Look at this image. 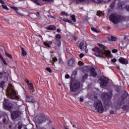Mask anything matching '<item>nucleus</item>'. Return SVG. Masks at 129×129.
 Masks as SVG:
<instances>
[{
  "label": "nucleus",
  "instance_id": "obj_41",
  "mask_svg": "<svg viewBox=\"0 0 129 129\" xmlns=\"http://www.w3.org/2000/svg\"><path fill=\"white\" fill-rule=\"evenodd\" d=\"M61 15H62V16H68V13H66L65 12H62L61 13Z\"/></svg>",
  "mask_w": 129,
  "mask_h": 129
},
{
  "label": "nucleus",
  "instance_id": "obj_18",
  "mask_svg": "<svg viewBox=\"0 0 129 129\" xmlns=\"http://www.w3.org/2000/svg\"><path fill=\"white\" fill-rule=\"evenodd\" d=\"M80 49L82 50V49H86V45L84 44V42H81L80 44L78 45Z\"/></svg>",
  "mask_w": 129,
  "mask_h": 129
},
{
  "label": "nucleus",
  "instance_id": "obj_61",
  "mask_svg": "<svg viewBox=\"0 0 129 129\" xmlns=\"http://www.w3.org/2000/svg\"><path fill=\"white\" fill-rule=\"evenodd\" d=\"M29 99H30V98H29V97H27V100H28L29 101H31V100H30Z\"/></svg>",
  "mask_w": 129,
  "mask_h": 129
},
{
  "label": "nucleus",
  "instance_id": "obj_14",
  "mask_svg": "<svg viewBox=\"0 0 129 129\" xmlns=\"http://www.w3.org/2000/svg\"><path fill=\"white\" fill-rule=\"evenodd\" d=\"M68 64L69 66L73 67V66H74L75 65V59H74V58L70 59L68 61Z\"/></svg>",
  "mask_w": 129,
  "mask_h": 129
},
{
  "label": "nucleus",
  "instance_id": "obj_24",
  "mask_svg": "<svg viewBox=\"0 0 129 129\" xmlns=\"http://www.w3.org/2000/svg\"><path fill=\"white\" fill-rule=\"evenodd\" d=\"M94 3H96V4H101V3H103V0H91Z\"/></svg>",
  "mask_w": 129,
  "mask_h": 129
},
{
  "label": "nucleus",
  "instance_id": "obj_45",
  "mask_svg": "<svg viewBox=\"0 0 129 129\" xmlns=\"http://www.w3.org/2000/svg\"><path fill=\"white\" fill-rule=\"evenodd\" d=\"M97 53H95V54L96 55V56H97V57H99L100 56H101V52H97Z\"/></svg>",
  "mask_w": 129,
  "mask_h": 129
},
{
  "label": "nucleus",
  "instance_id": "obj_30",
  "mask_svg": "<svg viewBox=\"0 0 129 129\" xmlns=\"http://www.w3.org/2000/svg\"><path fill=\"white\" fill-rule=\"evenodd\" d=\"M122 4L121 3H119L118 4V8L119 9V10H122Z\"/></svg>",
  "mask_w": 129,
  "mask_h": 129
},
{
  "label": "nucleus",
  "instance_id": "obj_19",
  "mask_svg": "<svg viewBox=\"0 0 129 129\" xmlns=\"http://www.w3.org/2000/svg\"><path fill=\"white\" fill-rule=\"evenodd\" d=\"M20 49L22 50V56H23L24 57H26V56H27V51H26V50H25V49L22 46H20Z\"/></svg>",
  "mask_w": 129,
  "mask_h": 129
},
{
  "label": "nucleus",
  "instance_id": "obj_17",
  "mask_svg": "<svg viewBox=\"0 0 129 129\" xmlns=\"http://www.w3.org/2000/svg\"><path fill=\"white\" fill-rule=\"evenodd\" d=\"M26 82L28 86V88L30 90L33 91V84L30 83V81L28 80H26Z\"/></svg>",
  "mask_w": 129,
  "mask_h": 129
},
{
  "label": "nucleus",
  "instance_id": "obj_10",
  "mask_svg": "<svg viewBox=\"0 0 129 129\" xmlns=\"http://www.w3.org/2000/svg\"><path fill=\"white\" fill-rule=\"evenodd\" d=\"M101 96L104 99L109 100L112 97V91H110L109 93H102Z\"/></svg>",
  "mask_w": 129,
  "mask_h": 129
},
{
  "label": "nucleus",
  "instance_id": "obj_34",
  "mask_svg": "<svg viewBox=\"0 0 129 129\" xmlns=\"http://www.w3.org/2000/svg\"><path fill=\"white\" fill-rule=\"evenodd\" d=\"M105 53H106V56H109V55H110V54L111 53V52L109 50L105 51Z\"/></svg>",
  "mask_w": 129,
  "mask_h": 129
},
{
  "label": "nucleus",
  "instance_id": "obj_15",
  "mask_svg": "<svg viewBox=\"0 0 129 129\" xmlns=\"http://www.w3.org/2000/svg\"><path fill=\"white\" fill-rule=\"evenodd\" d=\"M52 44H53V42L52 41H46L43 42V45L46 47H48V48L51 47V45H52Z\"/></svg>",
  "mask_w": 129,
  "mask_h": 129
},
{
  "label": "nucleus",
  "instance_id": "obj_7",
  "mask_svg": "<svg viewBox=\"0 0 129 129\" xmlns=\"http://www.w3.org/2000/svg\"><path fill=\"white\" fill-rule=\"evenodd\" d=\"M3 106L4 109L8 110V111H12V109L13 108V105L12 103L10 102V100L8 99L4 98Z\"/></svg>",
  "mask_w": 129,
  "mask_h": 129
},
{
  "label": "nucleus",
  "instance_id": "obj_22",
  "mask_svg": "<svg viewBox=\"0 0 129 129\" xmlns=\"http://www.w3.org/2000/svg\"><path fill=\"white\" fill-rule=\"evenodd\" d=\"M108 39L109 41H115L117 40V38L116 37H114L112 36H111L108 38Z\"/></svg>",
  "mask_w": 129,
  "mask_h": 129
},
{
  "label": "nucleus",
  "instance_id": "obj_53",
  "mask_svg": "<svg viewBox=\"0 0 129 129\" xmlns=\"http://www.w3.org/2000/svg\"><path fill=\"white\" fill-rule=\"evenodd\" d=\"M0 4H2V5H5V2L3 1V0H0Z\"/></svg>",
  "mask_w": 129,
  "mask_h": 129
},
{
  "label": "nucleus",
  "instance_id": "obj_39",
  "mask_svg": "<svg viewBox=\"0 0 129 129\" xmlns=\"http://www.w3.org/2000/svg\"><path fill=\"white\" fill-rule=\"evenodd\" d=\"M2 8L4 9V10H6V11H9V8L6 5H2Z\"/></svg>",
  "mask_w": 129,
  "mask_h": 129
},
{
  "label": "nucleus",
  "instance_id": "obj_52",
  "mask_svg": "<svg viewBox=\"0 0 129 129\" xmlns=\"http://www.w3.org/2000/svg\"><path fill=\"white\" fill-rule=\"evenodd\" d=\"M34 15H36L37 17H39L40 16V13L39 12H36Z\"/></svg>",
  "mask_w": 129,
  "mask_h": 129
},
{
  "label": "nucleus",
  "instance_id": "obj_11",
  "mask_svg": "<svg viewBox=\"0 0 129 129\" xmlns=\"http://www.w3.org/2000/svg\"><path fill=\"white\" fill-rule=\"evenodd\" d=\"M90 73V76L92 77H96L97 76V73H96V71H95V69L93 67H91L89 69Z\"/></svg>",
  "mask_w": 129,
  "mask_h": 129
},
{
  "label": "nucleus",
  "instance_id": "obj_42",
  "mask_svg": "<svg viewBox=\"0 0 129 129\" xmlns=\"http://www.w3.org/2000/svg\"><path fill=\"white\" fill-rule=\"evenodd\" d=\"M3 77H4V72H0V79H3Z\"/></svg>",
  "mask_w": 129,
  "mask_h": 129
},
{
  "label": "nucleus",
  "instance_id": "obj_16",
  "mask_svg": "<svg viewBox=\"0 0 129 129\" xmlns=\"http://www.w3.org/2000/svg\"><path fill=\"white\" fill-rule=\"evenodd\" d=\"M56 28L55 25H49L48 27H46V29L48 31H55Z\"/></svg>",
  "mask_w": 129,
  "mask_h": 129
},
{
  "label": "nucleus",
  "instance_id": "obj_50",
  "mask_svg": "<svg viewBox=\"0 0 129 129\" xmlns=\"http://www.w3.org/2000/svg\"><path fill=\"white\" fill-rule=\"evenodd\" d=\"M36 36H37V37H39V38H41V40H43V37H42V35L40 34H36Z\"/></svg>",
  "mask_w": 129,
  "mask_h": 129
},
{
  "label": "nucleus",
  "instance_id": "obj_8",
  "mask_svg": "<svg viewBox=\"0 0 129 129\" xmlns=\"http://www.w3.org/2000/svg\"><path fill=\"white\" fill-rule=\"evenodd\" d=\"M11 112V119L12 120H15L17 119V118H19V117H21V115H22V112L18 110L13 111L12 112V111H10Z\"/></svg>",
  "mask_w": 129,
  "mask_h": 129
},
{
  "label": "nucleus",
  "instance_id": "obj_38",
  "mask_svg": "<svg viewBox=\"0 0 129 129\" xmlns=\"http://www.w3.org/2000/svg\"><path fill=\"white\" fill-rule=\"evenodd\" d=\"M91 30L93 32H95L96 33H98V30H97V29L94 27L91 28Z\"/></svg>",
  "mask_w": 129,
  "mask_h": 129
},
{
  "label": "nucleus",
  "instance_id": "obj_48",
  "mask_svg": "<svg viewBox=\"0 0 129 129\" xmlns=\"http://www.w3.org/2000/svg\"><path fill=\"white\" fill-rule=\"evenodd\" d=\"M66 79H69L70 78V76L68 74L66 75L65 76Z\"/></svg>",
  "mask_w": 129,
  "mask_h": 129
},
{
  "label": "nucleus",
  "instance_id": "obj_4",
  "mask_svg": "<svg viewBox=\"0 0 129 129\" xmlns=\"http://www.w3.org/2000/svg\"><path fill=\"white\" fill-rule=\"evenodd\" d=\"M93 105L98 113H103L104 108L103 107V105H102V102H101L100 100L95 101Z\"/></svg>",
  "mask_w": 129,
  "mask_h": 129
},
{
  "label": "nucleus",
  "instance_id": "obj_13",
  "mask_svg": "<svg viewBox=\"0 0 129 129\" xmlns=\"http://www.w3.org/2000/svg\"><path fill=\"white\" fill-rule=\"evenodd\" d=\"M119 62L121 63V64H124V65L128 64V60L126 59V58H124L122 57H120L119 58Z\"/></svg>",
  "mask_w": 129,
  "mask_h": 129
},
{
  "label": "nucleus",
  "instance_id": "obj_56",
  "mask_svg": "<svg viewBox=\"0 0 129 129\" xmlns=\"http://www.w3.org/2000/svg\"><path fill=\"white\" fill-rule=\"evenodd\" d=\"M67 23H69L70 24H72V21L71 20L68 19Z\"/></svg>",
  "mask_w": 129,
  "mask_h": 129
},
{
  "label": "nucleus",
  "instance_id": "obj_31",
  "mask_svg": "<svg viewBox=\"0 0 129 129\" xmlns=\"http://www.w3.org/2000/svg\"><path fill=\"white\" fill-rule=\"evenodd\" d=\"M6 55L8 57V58H10V59H13V56H12V54L6 52Z\"/></svg>",
  "mask_w": 129,
  "mask_h": 129
},
{
  "label": "nucleus",
  "instance_id": "obj_55",
  "mask_svg": "<svg viewBox=\"0 0 129 129\" xmlns=\"http://www.w3.org/2000/svg\"><path fill=\"white\" fill-rule=\"evenodd\" d=\"M79 65H83V62L82 61H79Z\"/></svg>",
  "mask_w": 129,
  "mask_h": 129
},
{
  "label": "nucleus",
  "instance_id": "obj_9",
  "mask_svg": "<svg viewBox=\"0 0 129 129\" xmlns=\"http://www.w3.org/2000/svg\"><path fill=\"white\" fill-rule=\"evenodd\" d=\"M46 120V117H45V116L42 114H39L35 117V122L37 123L45 122Z\"/></svg>",
  "mask_w": 129,
  "mask_h": 129
},
{
  "label": "nucleus",
  "instance_id": "obj_6",
  "mask_svg": "<svg viewBox=\"0 0 129 129\" xmlns=\"http://www.w3.org/2000/svg\"><path fill=\"white\" fill-rule=\"evenodd\" d=\"M7 94L11 99H17L18 98L17 91L14 88H11L7 90Z\"/></svg>",
  "mask_w": 129,
  "mask_h": 129
},
{
  "label": "nucleus",
  "instance_id": "obj_25",
  "mask_svg": "<svg viewBox=\"0 0 129 129\" xmlns=\"http://www.w3.org/2000/svg\"><path fill=\"white\" fill-rule=\"evenodd\" d=\"M122 109L123 110H126V109H128V105H124L122 107Z\"/></svg>",
  "mask_w": 129,
  "mask_h": 129
},
{
  "label": "nucleus",
  "instance_id": "obj_60",
  "mask_svg": "<svg viewBox=\"0 0 129 129\" xmlns=\"http://www.w3.org/2000/svg\"><path fill=\"white\" fill-rule=\"evenodd\" d=\"M99 57H100L101 58H103V57H104V55L101 54Z\"/></svg>",
  "mask_w": 129,
  "mask_h": 129
},
{
  "label": "nucleus",
  "instance_id": "obj_5",
  "mask_svg": "<svg viewBox=\"0 0 129 129\" xmlns=\"http://www.w3.org/2000/svg\"><path fill=\"white\" fill-rule=\"evenodd\" d=\"M98 81L101 87H107L109 83V79L104 76H101L99 78Z\"/></svg>",
  "mask_w": 129,
  "mask_h": 129
},
{
  "label": "nucleus",
  "instance_id": "obj_54",
  "mask_svg": "<svg viewBox=\"0 0 129 129\" xmlns=\"http://www.w3.org/2000/svg\"><path fill=\"white\" fill-rule=\"evenodd\" d=\"M56 32L57 33H60L61 32V30H60V29L57 28V30H56Z\"/></svg>",
  "mask_w": 129,
  "mask_h": 129
},
{
  "label": "nucleus",
  "instance_id": "obj_51",
  "mask_svg": "<svg viewBox=\"0 0 129 129\" xmlns=\"http://www.w3.org/2000/svg\"><path fill=\"white\" fill-rule=\"evenodd\" d=\"M84 100V99H83V98L80 97V102H83Z\"/></svg>",
  "mask_w": 129,
  "mask_h": 129
},
{
  "label": "nucleus",
  "instance_id": "obj_63",
  "mask_svg": "<svg viewBox=\"0 0 129 129\" xmlns=\"http://www.w3.org/2000/svg\"><path fill=\"white\" fill-rule=\"evenodd\" d=\"M94 98H95V99H97V96H95Z\"/></svg>",
  "mask_w": 129,
  "mask_h": 129
},
{
  "label": "nucleus",
  "instance_id": "obj_64",
  "mask_svg": "<svg viewBox=\"0 0 129 129\" xmlns=\"http://www.w3.org/2000/svg\"><path fill=\"white\" fill-rule=\"evenodd\" d=\"M41 129H46V128L42 127L41 128Z\"/></svg>",
  "mask_w": 129,
  "mask_h": 129
},
{
  "label": "nucleus",
  "instance_id": "obj_40",
  "mask_svg": "<svg viewBox=\"0 0 129 129\" xmlns=\"http://www.w3.org/2000/svg\"><path fill=\"white\" fill-rule=\"evenodd\" d=\"M11 9H12V10H14V11H15L16 12H18V11H19V9L15 7H12Z\"/></svg>",
  "mask_w": 129,
  "mask_h": 129
},
{
  "label": "nucleus",
  "instance_id": "obj_29",
  "mask_svg": "<svg viewBox=\"0 0 129 129\" xmlns=\"http://www.w3.org/2000/svg\"><path fill=\"white\" fill-rule=\"evenodd\" d=\"M52 59L53 62H57V61H58V59L55 56H52Z\"/></svg>",
  "mask_w": 129,
  "mask_h": 129
},
{
  "label": "nucleus",
  "instance_id": "obj_32",
  "mask_svg": "<svg viewBox=\"0 0 129 129\" xmlns=\"http://www.w3.org/2000/svg\"><path fill=\"white\" fill-rule=\"evenodd\" d=\"M103 15V13L100 11H99L97 12V16H102Z\"/></svg>",
  "mask_w": 129,
  "mask_h": 129
},
{
  "label": "nucleus",
  "instance_id": "obj_21",
  "mask_svg": "<svg viewBox=\"0 0 129 129\" xmlns=\"http://www.w3.org/2000/svg\"><path fill=\"white\" fill-rule=\"evenodd\" d=\"M88 78V74H85L82 78V81L84 82Z\"/></svg>",
  "mask_w": 129,
  "mask_h": 129
},
{
  "label": "nucleus",
  "instance_id": "obj_47",
  "mask_svg": "<svg viewBox=\"0 0 129 129\" xmlns=\"http://www.w3.org/2000/svg\"><path fill=\"white\" fill-rule=\"evenodd\" d=\"M125 10L127 11V12H129V5H126V6L125 7Z\"/></svg>",
  "mask_w": 129,
  "mask_h": 129
},
{
  "label": "nucleus",
  "instance_id": "obj_44",
  "mask_svg": "<svg viewBox=\"0 0 129 129\" xmlns=\"http://www.w3.org/2000/svg\"><path fill=\"white\" fill-rule=\"evenodd\" d=\"M117 61V60L115 58H112L111 59V62H112L113 63H115V62H116Z\"/></svg>",
  "mask_w": 129,
  "mask_h": 129
},
{
  "label": "nucleus",
  "instance_id": "obj_57",
  "mask_svg": "<svg viewBox=\"0 0 129 129\" xmlns=\"http://www.w3.org/2000/svg\"><path fill=\"white\" fill-rule=\"evenodd\" d=\"M43 2H53V0H42Z\"/></svg>",
  "mask_w": 129,
  "mask_h": 129
},
{
  "label": "nucleus",
  "instance_id": "obj_46",
  "mask_svg": "<svg viewBox=\"0 0 129 129\" xmlns=\"http://www.w3.org/2000/svg\"><path fill=\"white\" fill-rule=\"evenodd\" d=\"M79 57L80 58H83V57H84V54L83 53H81L79 54Z\"/></svg>",
  "mask_w": 129,
  "mask_h": 129
},
{
  "label": "nucleus",
  "instance_id": "obj_1",
  "mask_svg": "<svg viewBox=\"0 0 129 129\" xmlns=\"http://www.w3.org/2000/svg\"><path fill=\"white\" fill-rule=\"evenodd\" d=\"M70 91L77 92L80 89V82L75 80H71L70 83Z\"/></svg>",
  "mask_w": 129,
  "mask_h": 129
},
{
  "label": "nucleus",
  "instance_id": "obj_49",
  "mask_svg": "<svg viewBox=\"0 0 129 129\" xmlns=\"http://www.w3.org/2000/svg\"><path fill=\"white\" fill-rule=\"evenodd\" d=\"M112 53H117V49H112Z\"/></svg>",
  "mask_w": 129,
  "mask_h": 129
},
{
  "label": "nucleus",
  "instance_id": "obj_62",
  "mask_svg": "<svg viewBox=\"0 0 129 129\" xmlns=\"http://www.w3.org/2000/svg\"><path fill=\"white\" fill-rule=\"evenodd\" d=\"M79 2H85L86 0H78Z\"/></svg>",
  "mask_w": 129,
  "mask_h": 129
},
{
  "label": "nucleus",
  "instance_id": "obj_3",
  "mask_svg": "<svg viewBox=\"0 0 129 129\" xmlns=\"http://www.w3.org/2000/svg\"><path fill=\"white\" fill-rule=\"evenodd\" d=\"M124 94L126 95V96H121L120 97L117 101V105L115 106V109H120V107L122 106L123 104H125V102H126V97H127V95H128V93L126 91H124Z\"/></svg>",
  "mask_w": 129,
  "mask_h": 129
},
{
  "label": "nucleus",
  "instance_id": "obj_33",
  "mask_svg": "<svg viewBox=\"0 0 129 129\" xmlns=\"http://www.w3.org/2000/svg\"><path fill=\"white\" fill-rule=\"evenodd\" d=\"M18 129H22V123L19 122L17 124Z\"/></svg>",
  "mask_w": 129,
  "mask_h": 129
},
{
  "label": "nucleus",
  "instance_id": "obj_27",
  "mask_svg": "<svg viewBox=\"0 0 129 129\" xmlns=\"http://www.w3.org/2000/svg\"><path fill=\"white\" fill-rule=\"evenodd\" d=\"M5 83H6V82L5 81H2L0 83V86L2 88H4L5 86Z\"/></svg>",
  "mask_w": 129,
  "mask_h": 129
},
{
  "label": "nucleus",
  "instance_id": "obj_37",
  "mask_svg": "<svg viewBox=\"0 0 129 129\" xmlns=\"http://www.w3.org/2000/svg\"><path fill=\"white\" fill-rule=\"evenodd\" d=\"M1 60L3 61L4 65H6V66H8V62H7V61L6 60V59H5V58H3V59Z\"/></svg>",
  "mask_w": 129,
  "mask_h": 129
},
{
  "label": "nucleus",
  "instance_id": "obj_35",
  "mask_svg": "<svg viewBox=\"0 0 129 129\" xmlns=\"http://www.w3.org/2000/svg\"><path fill=\"white\" fill-rule=\"evenodd\" d=\"M114 6H115V2H113L110 4L111 9H113L114 8Z\"/></svg>",
  "mask_w": 129,
  "mask_h": 129
},
{
  "label": "nucleus",
  "instance_id": "obj_43",
  "mask_svg": "<svg viewBox=\"0 0 129 129\" xmlns=\"http://www.w3.org/2000/svg\"><path fill=\"white\" fill-rule=\"evenodd\" d=\"M16 13H17V14H18V15H19V16H24V14L21 13V12H20V11H19V10H18V11H16Z\"/></svg>",
  "mask_w": 129,
  "mask_h": 129
},
{
  "label": "nucleus",
  "instance_id": "obj_28",
  "mask_svg": "<svg viewBox=\"0 0 129 129\" xmlns=\"http://www.w3.org/2000/svg\"><path fill=\"white\" fill-rule=\"evenodd\" d=\"M33 2L37 6H40V0H33Z\"/></svg>",
  "mask_w": 129,
  "mask_h": 129
},
{
  "label": "nucleus",
  "instance_id": "obj_20",
  "mask_svg": "<svg viewBox=\"0 0 129 129\" xmlns=\"http://www.w3.org/2000/svg\"><path fill=\"white\" fill-rule=\"evenodd\" d=\"M92 51H93V52H96L97 53H101V50H100V49H99V48L97 47H95L92 48Z\"/></svg>",
  "mask_w": 129,
  "mask_h": 129
},
{
  "label": "nucleus",
  "instance_id": "obj_23",
  "mask_svg": "<svg viewBox=\"0 0 129 129\" xmlns=\"http://www.w3.org/2000/svg\"><path fill=\"white\" fill-rule=\"evenodd\" d=\"M98 45L99 47H100V48H102V49H103L104 50L106 49V46L103 45L102 44L98 43Z\"/></svg>",
  "mask_w": 129,
  "mask_h": 129
},
{
  "label": "nucleus",
  "instance_id": "obj_12",
  "mask_svg": "<svg viewBox=\"0 0 129 129\" xmlns=\"http://www.w3.org/2000/svg\"><path fill=\"white\" fill-rule=\"evenodd\" d=\"M62 38V35L61 34H56L55 35V41L56 42V45L58 47L61 46V38Z\"/></svg>",
  "mask_w": 129,
  "mask_h": 129
},
{
  "label": "nucleus",
  "instance_id": "obj_26",
  "mask_svg": "<svg viewBox=\"0 0 129 129\" xmlns=\"http://www.w3.org/2000/svg\"><path fill=\"white\" fill-rule=\"evenodd\" d=\"M71 18L72 21H73V22H74L75 23L76 22V17H75V15H71Z\"/></svg>",
  "mask_w": 129,
  "mask_h": 129
},
{
  "label": "nucleus",
  "instance_id": "obj_59",
  "mask_svg": "<svg viewBox=\"0 0 129 129\" xmlns=\"http://www.w3.org/2000/svg\"><path fill=\"white\" fill-rule=\"evenodd\" d=\"M4 58V57H3V55H2L1 54H0V59L2 60V59Z\"/></svg>",
  "mask_w": 129,
  "mask_h": 129
},
{
  "label": "nucleus",
  "instance_id": "obj_36",
  "mask_svg": "<svg viewBox=\"0 0 129 129\" xmlns=\"http://www.w3.org/2000/svg\"><path fill=\"white\" fill-rule=\"evenodd\" d=\"M46 71H48V72H49V73H52V70L51 69V68L47 67L46 68Z\"/></svg>",
  "mask_w": 129,
  "mask_h": 129
},
{
  "label": "nucleus",
  "instance_id": "obj_2",
  "mask_svg": "<svg viewBox=\"0 0 129 129\" xmlns=\"http://www.w3.org/2000/svg\"><path fill=\"white\" fill-rule=\"evenodd\" d=\"M109 20L114 25H116V24L120 23L121 21L125 20V18L120 15L112 14L109 16Z\"/></svg>",
  "mask_w": 129,
  "mask_h": 129
},
{
  "label": "nucleus",
  "instance_id": "obj_58",
  "mask_svg": "<svg viewBox=\"0 0 129 129\" xmlns=\"http://www.w3.org/2000/svg\"><path fill=\"white\" fill-rule=\"evenodd\" d=\"M68 20L69 19H63V22H67V23L68 22Z\"/></svg>",
  "mask_w": 129,
  "mask_h": 129
}]
</instances>
